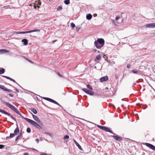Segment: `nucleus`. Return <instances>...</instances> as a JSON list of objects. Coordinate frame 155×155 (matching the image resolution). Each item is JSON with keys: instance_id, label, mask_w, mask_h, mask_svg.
Listing matches in <instances>:
<instances>
[{"instance_id": "obj_25", "label": "nucleus", "mask_w": 155, "mask_h": 155, "mask_svg": "<svg viewBox=\"0 0 155 155\" xmlns=\"http://www.w3.org/2000/svg\"><path fill=\"white\" fill-rule=\"evenodd\" d=\"M6 87L4 85H0V88L5 91Z\"/></svg>"}, {"instance_id": "obj_23", "label": "nucleus", "mask_w": 155, "mask_h": 155, "mask_svg": "<svg viewBox=\"0 0 155 155\" xmlns=\"http://www.w3.org/2000/svg\"><path fill=\"white\" fill-rule=\"evenodd\" d=\"M30 110L31 111L33 112L35 114H36L37 113V110L34 108H31L30 109Z\"/></svg>"}, {"instance_id": "obj_36", "label": "nucleus", "mask_w": 155, "mask_h": 155, "mask_svg": "<svg viewBox=\"0 0 155 155\" xmlns=\"http://www.w3.org/2000/svg\"><path fill=\"white\" fill-rule=\"evenodd\" d=\"M4 147V146L3 145L0 144V149H2Z\"/></svg>"}, {"instance_id": "obj_3", "label": "nucleus", "mask_w": 155, "mask_h": 155, "mask_svg": "<svg viewBox=\"0 0 155 155\" xmlns=\"http://www.w3.org/2000/svg\"><path fill=\"white\" fill-rule=\"evenodd\" d=\"M5 104L9 108H10L11 110L14 111L15 112L20 116H22V114H24L23 113H20L14 106L11 104L7 102H5Z\"/></svg>"}, {"instance_id": "obj_21", "label": "nucleus", "mask_w": 155, "mask_h": 155, "mask_svg": "<svg viewBox=\"0 0 155 155\" xmlns=\"http://www.w3.org/2000/svg\"><path fill=\"white\" fill-rule=\"evenodd\" d=\"M22 133L21 132V133L18 134V135L16 137L15 139V141H17L18 139H19L21 136Z\"/></svg>"}, {"instance_id": "obj_37", "label": "nucleus", "mask_w": 155, "mask_h": 155, "mask_svg": "<svg viewBox=\"0 0 155 155\" xmlns=\"http://www.w3.org/2000/svg\"><path fill=\"white\" fill-rule=\"evenodd\" d=\"M120 18V16L118 15V16H117L115 18L116 20H117L119 19Z\"/></svg>"}, {"instance_id": "obj_43", "label": "nucleus", "mask_w": 155, "mask_h": 155, "mask_svg": "<svg viewBox=\"0 0 155 155\" xmlns=\"http://www.w3.org/2000/svg\"><path fill=\"white\" fill-rule=\"evenodd\" d=\"M24 155H29V154L28 153L26 152L24 153Z\"/></svg>"}, {"instance_id": "obj_52", "label": "nucleus", "mask_w": 155, "mask_h": 155, "mask_svg": "<svg viewBox=\"0 0 155 155\" xmlns=\"http://www.w3.org/2000/svg\"><path fill=\"white\" fill-rule=\"evenodd\" d=\"M97 50H95V51H96Z\"/></svg>"}, {"instance_id": "obj_29", "label": "nucleus", "mask_w": 155, "mask_h": 155, "mask_svg": "<svg viewBox=\"0 0 155 155\" xmlns=\"http://www.w3.org/2000/svg\"><path fill=\"white\" fill-rule=\"evenodd\" d=\"M69 138V136L68 135H66L64 136L63 139L65 140L66 139H68Z\"/></svg>"}, {"instance_id": "obj_11", "label": "nucleus", "mask_w": 155, "mask_h": 155, "mask_svg": "<svg viewBox=\"0 0 155 155\" xmlns=\"http://www.w3.org/2000/svg\"><path fill=\"white\" fill-rule=\"evenodd\" d=\"M145 26L147 28H155V22L147 24L145 25Z\"/></svg>"}, {"instance_id": "obj_22", "label": "nucleus", "mask_w": 155, "mask_h": 155, "mask_svg": "<svg viewBox=\"0 0 155 155\" xmlns=\"http://www.w3.org/2000/svg\"><path fill=\"white\" fill-rule=\"evenodd\" d=\"M92 16L90 14L87 15L86 16V18L88 20L91 19V18H92Z\"/></svg>"}, {"instance_id": "obj_42", "label": "nucleus", "mask_w": 155, "mask_h": 155, "mask_svg": "<svg viewBox=\"0 0 155 155\" xmlns=\"http://www.w3.org/2000/svg\"><path fill=\"white\" fill-rule=\"evenodd\" d=\"M40 155H47V154L45 153H43L40 154Z\"/></svg>"}, {"instance_id": "obj_32", "label": "nucleus", "mask_w": 155, "mask_h": 155, "mask_svg": "<svg viewBox=\"0 0 155 155\" xmlns=\"http://www.w3.org/2000/svg\"><path fill=\"white\" fill-rule=\"evenodd\" d=\"M71 26L72 28H74L75 27V25L74 23H71Z\"/></svg>"}, {"instance_id": "obj_24", "label": "nucleus", "mask_w": 155, "mask_h": 155, "mask_svg": "<svg viewBox=\"0 0 155 155\" xmlns=\"http://www.w3.org/2000/svg\"><path fill=\"white\" fill-rule=\"evenodd\" d=\"M5 72V69L3 68H0V74H3Z\"/></svg>"}, {"instance_id": "obj_18", "label": "nucleus", "mask_w": 155, "mask_h": 155, "mask_svg": "<svg viewBox=\"0 0 155 155\" xmlns=\"http://www.w3.org/2000/svg\"><path fill=\"white\" fill-rule=\"evenodd\" d=\"M101 58V55H97L96 58L94 59V61L97 62H98L99 61L100 59Z\"/></svg>"}, {"instance_id": "obj_15", "label": "nucleus", "mask_w": 155, "mask_h": 155, "mask_svg": "<svg viewBox=\"0 0 155 155\" xmlns=\"http://www.w3.org/2000/svg\"><path fill=\"white\" fill-rule=\"evenodd\" d=\"M112 137L114 139L118 141L122 140L123 139L121 137L113 135Z\"/></svg>"}, {"instance_id": "obj_33", "label": "nucleus", "mask_w": 155, "mask_h": 155, "mask_svg": "<svg viewBox=\"0 0 155 155\" xmlns=\"http://www.w3.org/2000/svg\"><path fill=\"white\" fill-rule=\"evenodd\" d=\"M5 91H7L8 92H12V90L8 89L6 88V89H5Z\"/></svg>"}, {"instance_id": "obj_44", "label": "nucleus", "mask_w": 155, "mask_h": 155, "mask_svg": "<svg viewBox=\"0 0 155 155\" xmlns=\"http://www.w3.org/2000/svg\"><path fill=\"white\" fill-rule=\"evenodd\" d=\"M57 41V40H53L52 41V43H54L55 42Z\"/></svg>"}, {"instance_id": "obj_47", "label": "nucleus", "mask_w": 155, "mask_h": 155, "mask_svg": "<svg viewBox=\"0 0 155 155\" xmlns=\"http://www.w3.org/2000/svg\"><path fill=\"white\" fill-rule=\"evenodd\" d=\"M9 137H7L6 138V139H8Z\"/></svg>"}, {"instance_id": "obj_48", "label": "nucleus", "mask_w": 155, "mask_h": 155, "mask_svg": "<svg viewBox=\"0 0 155 155\" xmlns=\"http://www.w3.org/2000/svg\"><path fill=\"white\" fill-rule=\"evenodd\" d=\"M8 6H8H8H4L3 8H5L6 7H8Z\"/></svg>"}, {"instance_id": "obj_6", "label": "nucleus", "mask_w": 155, "mask_h": 155, "mask_svg": "<svg viewBox=\"0 0 155 155\" xmlns=\"http://www.w3.org/2000/svg\"><path fill=\"white\" fill-rule=\"evenodd\" d=\"M41 2L40 0L38 1H36L35 3H32L31 4V6H34V8L36 9L37 7L38 8H40V5H41Z\"/></svg>"}, {"instance_id": "obj_49", "label": "nucleus", "mask_w": 155, "mask_h": 155, "mask_svg": "<svg viewBox=\"0 0 155 155\" xmlns=\"http://www.w3.org/2000/svg\"><path fill=\"white\" fill-rule=\"evenodd\" d=\"M65 142H66V143H67L68 142V141L66 140H65Z\"/></svg>"}, {"instance_id": "obj_53", "label": "nucleus", "mask_w": 155, "mask_h": 155, "mask_svg": "<svg viewBox=\"0 0 155 155\" xmlns=\"http://www.w3.org/2000/svg\"><path fill=\"white\" fill-rule=\"evenodd\" d=\"M123 105H122V106H123Z\"/></svg>"}, {"instance_id": "obj_17", "label": "nucleus", "mask_w": 155, "mask_h": 155, "mask_svg": "<svg viewBox=\"0 0 155 155\" xmlns=\"http://www.w3.org/2000/svg\"><path fill=\"white\" fill-rule=\"evenodd\" d=\"M2 76L3 77L7 79H9V80H10V81H12L16 83L17 84H18L16 82V81L15 80H14V79H12V78H10V77H8V76Z\"/></svg>"}, {"instance_id": "obj_27", "label": "nucleus", "mask_w": 155, "mask_h": 155, "mask_svg": "<svg viewBox=\"0 0 155 155\" xmlns=\"http://www.w3.org/2000/svg\"><path fill=\"white\" fill-rule=\"evenodd\" d=\"M132 72L134 74H137L138 73V71L136 69H134L132 70Z\"/></svg>"}, {"instance_id": "obj_31", "label": "nucleus", "mask_w": 155, "mask_h": 155, "mask_svg": "<svg viewBox=\"0 0 155 155\" xmlns=\"http://www.w3.org/2000/svg\"><path fill=\"white\" fill-rule=\"evenodd\" d=\"M31 129L30 128L28 127L27 128L26 131L28 133H30L31 132Z\"/></svg>"}, {"instance_id": "obj_1", "label": "nucleus", "mask_w": 155, "mask_h": 155, "mask_svg": "<svg viewBox=\"0 0 155 155\" xmlns=\"http://www.w3.org/2000/svg\"><path fill=\"white\" fill-rule=\"evenodd\" d=\"M23 114H22V116H21V117L23 118L25 120L27 121L28 122L30 123L31 125L34 126L35 127L38 129H41L42 128V127L38 124L37 123L34 121L26 117H24L23 115Z\"/></svg>"}, {"instance_id": "obj_12", "label": "nucleus", "mask_w": 155, "mask_h": 155, "mask_svg": "<svg viewBox=\"0 0 155 155\" xmlns=\"http://www.w3.org/2000/svg\"><path fill=\"white\" fill-rule=\"evenodd\" d=\"M103 130L105 131L106 132H110L112 134H114V135L115 134V133H114L112 130H110V129L109 128H108V127H106L104 126V128H103Z\"/></svg>"}, {"instance_id": "obj_8", "label": "nucleus", "mask_w": 155, "mask_h": 155, "mask_svg": "<svg viewBox=\"0 0 155 155\" xmlns=\"http://www.w3.org/2000/svg\"><path fill=\"white\" fill-rule=\"evenodd\" d=\"M0 112L2 114H5L6 115H7L9 116H10L11 118L13 120H14L16 121L15 119L12 116L10 115V114L9 113H8L6 111H5V110H3L2 109H0Z\"/></svg>"}, {"instance_id": "obj_9", "label": "nucleus", "mask_w": 155, "mask_h": 155, "mask_svg": "<svg viewBox=\"0 0 155 155\" xmlns=\"http://www.w3.org/2000/svg\"><path fill=\"white\" fill-rule=\"evenodd\" d=\"M31 113L32 115L33 119L35 121H37L40 125L43 124L42 123L36 115H34L32 113Z\"/></svg>"}, {"instance_id": "obj_45", "label": "nucleus", "mask_w": 155, "mask_h": 155, "mask_svg": "<svg viewBox=\"0 0 155 155\" xmlns=\"http://www.w3.org/2000/svg\"><path fill=\"white\" fill-rule=\"evenodd\" d=\"M108 89V88L107 87H106L104 89L105 90H107Z\"/></svg>"}, {"instance_id": "obj_16", "label": "nucleus", "mask_w": 155, "mask_h": 155, "mask_svg": "<svg viewBox=\"0 0 155 155\" xmlns=\"http://www.w3.org/2000/svg\"><path fill=\"white\" fill-rule=\"evenodd\" d=\"M73 140L75 144L78 147V148L81 150H82V149L81 146L79 144V143L74 139H73Z\"/></svg>"}, {"instance_id": "obj_2", "label": "nucleus", "mask_w": 155, "mask_h": 155, "mask_svg": "<svg viewBox=\"0 0 155 155\" xmlns=\"http://www.w3.org/2000/svg\"><path fill=\"white\" fill-rule=\"evenodd\" d=\"M94 44L97 48L100 49L104 46V41L102 38H98L94 42Z\"/></svg>"}, {"instance_id": "obj_10", "label": "nucleus", "mask_w": 155, "mask_h": 155, "mask_svg": "<svg viewBox=\"0 0 155 155\" xmlns=\"http://www.w3.org/2000/svg\"><path fill=\"white\" fill-rule=\"evenodd\" d=\"M43 99H45V100L47 101H49L50 102L53 103H54L55 104H56L59 106H60V104H58V103L57 102L55 101H54V100H53L51 98H48V97H43Z\"/></svg>"}, {"instance_id": "obj_40", "label": "nucleus", "mask_w": 155, "mask_h": 155, "mask_svg": "<svg viewBox=\"0 0 155 155\" xmlns=\"http://www.w3.org/2000/svg\"><path fill=\"white\" fill-rule=\"evenodd\" d=\"M35 140L38 143L39 141V140L38 138H36L35 139Z\"/></svg>"}, {"instance_id": "obj_7", "label": "nucleus", "mask_w": 155, "mask_h": 155, "mask_svg": "<svg viewBox=\"0 0 155 155\" xmlns=\"http://www.w3.org/2000/svg\"><path fill=\"white\" fill-rule=\"evenodd\" d=\"M19 130L18 127L17 126V128L15 129L14 131V133H11L10 134L9 137L12 138L14 137L15 135H17L19 133Z\"/></svg>"}, {"instance_id": "obj_26", "label": "nucleus", "mask_w": 155, "mask_h": 155, "mask_svg": "<svg viewBox=\"0 0 155 155\" xmlns=\"http://www.w3.org/2000/svg\"><path fill=\"white\" fill-rule=\"evenodd\" d=\"M64 3L65 4L68 5L70 3L69 0H65L64 1Z\"/></svg>"}, {"instance_id": "obj_51", "label": "nucleus", "mask_w": 155, "mask_h": 155, "mask_svg": "<svg viewBox=\"0 0 155 155\" xmlns=\"http://www.w3.org/2000/svg\"><path fill=\"white\" fill-rule=\"evenodd\" d=\"M53 0H50V1H53Z\"/></svg>"}, {"instance_id": "obj_20", "label": "nucleus", "mask_w": 155, "mask_h": 155, "mask_svg": "<svg viewBox=\"0 0 155 155\" xmlns=\"http://www.w3.org/2000/svg\"><path fill=\"white\" fill-rule=\"evenodd\" d=\"M8 52V51L5 49H0V53H5Z\"/></svg>"}, {"instance_id": "obj_41", "label": "nucleus", "mask_w": 155, "mask_h": 155, "mask_svg": "<svg viewBox=\"0 0 155 155\" xmlns=\"http://www.w3.org/2000/svg\"><path fill=\"white\" fill-rule=\"evenodd\" d=\"M15 89L17 92L18 93L19 92V90L17 88H15Z\"/></svg>"}, {"instance_id": "obj_14", "label": "nucleus", "mask_w": 155, "mask_h": 155, "mask_svg": "<svg viewBox=\"0 0 155 155\" xmlns=\"http://www.w3.org/2000/svg\"><path fill=\"white\" fill-rule=\"evenodd\" d=\"M108 79V77L107 76H105L101 78H100V80L101 82H103L107 81Z\"/></svg>"}, {"instance_id": "obj_19", "label": "nucleus", "mask_w": 155, "mask_h": 155, "mask_svg": "<svg viewBox=\"0 0 155 155\" xmlns=\"http://www.w3.org/2000/svg\"><path fill=\"white\" fill-rule=\"evenodd\" d=\"M22 42H23V44L24 45H28V41L27 39H24L22 40Z\"/></svg>"}, {"instance_id": "obj_46", "label": "nucleus", "mask_w": 155, "mask_h": 155, "mask_svg": "<svg viewBox=\"0 0 155 155\" xmlns=\"http://www.w3.org/2000/svg\"><path fill=\"white\" fill-rule=\"evenodd\" d=\"M93 15H94V17H95V16H97V14H94Z\"/></svg>"}, {"instance_id": "obj_13", "label": "nucleus", "mask_w": 155, "mask_h": 155, "mask_svg": "<svg viewBox=\"0 0 155 155\" xmlns=\"http://www.w3.org/2000/svg\"><path fill=\"white\" fill-rule=\"evenodd\" d=\"M145 145L153 150H155V147L153 145L148 143H146Z\"/></svg>"}, {"instance_id": "obj_30", "label": "nucleus", "mask_w": 155, "mask_h": 155, "mask_svg": "<svg viewBox=\"0 0 155 155\" xmlns=\"http://www.w3.org/2000/svg\"><path fill=\"white\" fill-rule=\"evenodd\" d=\"M97 127L98 128H100L102 130H103L104 127V126H100V125H97Z\"/></svg>"}, {"instance_id": "obj_28", "label": "nucleus", "mask_w": 155, "mask_h": 155, "mask_svg": "<svg viewBox=\"0 0 155 155\" xmlns=\"http://www.w3.org/2000/svg\"><path fill=\"white\" fill-rule=\"evenodd\" d=\"M62 9V6H59L57 8V11H59L61 10Z\"/></svg>"}, {"instance_id": "obj_39", "label": "nucleus", "mask_w": 155, "mask_h": 155, "mask_svg": "<svg viewBox=\"0 0 155 155\" xmlns=\"http://www.w3.org/2000/svg\"><path fill=\"white\" fill-rule=\"evenodd\" d=\"M9 95L12 97H13L14 96V94H9Z\"/></svg>"}, {"instance_id": "obj_35", "label": "nucleus", "mask_w": 155, "mask_h": 155, "mask_svg": "<svg viewBox=\"0 0 155 155\" xmlns=\"http://www.w3.org/2000/svg\"><path fill=\"white\" fill-rule=\"evenodd\" d=\"M57 74H58V76H59L60 77H63V75H61L58 72L57 73Z\"/></svg>"}, {"instance_id": "obj_34", "label": "nucleus", "mask_w": 155, "mask_h": 155, "mask_svg": "<svg viewBox=\"0 0 155 155\" xmlns=\"http://www.w3.org/2000/svg\"><path fill=\"white\" fill-rule=\"evenodd\" d=\"M112 23H113V24L114 25L116 26H117V25L115 23V21L114 20H112Z\"/></svg>"}, {"instance_id": "obj_50", "label": "nucleus", "mask_w": 155, "mask_h": 155, "mask_svg": "<svg viewBox=\"0 0 155 155\" xmlns=\"http://www.w3.org/2000/svg\"><path fill=\"white\" fill-rule=\"evenodd\" d=\"M29 61L30 62H31V61Z\"/></svg>"}, {"instance_id": "obj_4", "label": "nucleus", "mask_w": 155, "mask_h": 155, "mask_svg": "<svg viewBox=\"0 0 155 155\" xmlns=\"http://www.w3.org/2000/svg\"><path fill=\"white\" fill-rule=\"evenodd\" d=\"M87 87L90 90H87L86 88H83L82 89V90L86 93L91 96L94 95V92L91 91V90H92V88L91 87V86L89 84H88L87 85Z\"/></svg>"}, {"instance_id": "obj_38", "label": "nucleus", "mask_w": 155, "mask_h": 155, "mask_svg": "<svg viewBox=\"0 0 155 155\" xmlns=\"http://www.w3.org/2000/svg\"><path fill=\"white\" fill-rule=\"evenodd\" d=\"M130 65L129 64H127V68H130Z\"/></svg>"}, {"instance_id": "obj_5", "label": "nucleus", "mask_w": 155, "mask_h": 155, "mask_svg": "<svg viewBox=\"0 0 155 155\" xmlns=\"http://www.w3.org/2000/svg\"><path fill=\"white\" fill-rule=\"evenodd\" d=\"M40 31V30L39 29H35L31 31H15L14 32V34H24L26 33H30L34 32H37Z\"/></svg>"}]
</instances>
